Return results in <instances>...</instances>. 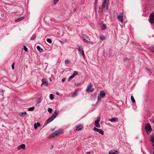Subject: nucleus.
<instances>
[{"mask_svg": "<svg viewBox=\"0 0 154 154\" xmlns=\"http://www.w3.org/2000/svg\"><path fill=\"white\" fill-rule=\"evenodd\" d=\"M87 154H90V153L89 152H88L87 153Z\"/></svg>", "mask_w": 154, "mask_h": 154, "instance_id": "obj_49", "label": "nucleus"}, {"mask_svg": "<svg viewBox=\"0 0 154 154\" xmlns=\"http://www.w3.org/2000/svg\"><path fill=\"white\" fill-rule=\"evenodd\" d=\"M106 25L105 24H103V28H102V29L103 30H104L105 29H106Z\"/></svg>", "mask_w": 154, "mask_h": 154, "instance_id": "obj_24", "label": "nucleus"}, {"mask_svg": "<svg viewBox=\"0 0 154 154\" xmlns=\"http://www.w3.org/2000/svg\"><path fill=\"white\" fill-rule=\"evenodd\" d=\"M50 98L51 100H53L54 99V96L52 94H50Z\"/></svg>", "mask_w": 154, "mask_h": 154, "instance_id": "obj_27", "label": "nucleus"}, {"mask_svg": "<svg viewBox=\"0 0 154 154\" xmlns=\"http://www.w3.org/2000/svg\"><path fill=\"white\" fill-rule=\"evenodd\" d=\"M27 113L26 112H20L19 114V115L20 116H24V115L27 114Z\"/></svg>", "mask_w": 154, "mask_h": 154, "instance_id": "obj_20", "label": "nucleus"}, {"mask_svg": "<svg viewBox=\"0 0 154 154\" xmlns=\"http://www.w3.org/2000/svg\"><path fill=\"white\" fill-rule=\"evenodd\" d=\"M83 126L81 124H79L78 126H77L76 127V130L77 131H79L80 130H81L82 128H83Z\"/></svg>", "mask_w": 154, "mask_h": 154, "instance_id": "obj_13", "label": "nucleus"}, {"mask_svg": "<svg viewBox=\"0 0 154 154\" xmlns=\"http://www.w3.org/2000/svg\"><path fill=\"white\" fill-rule=\"evenodd\" d=\"M118 17L119 21L122 23L123 21V14L122 13L121 14L118 16Z\"/></svg>", "mask_w": 154, "mask_h": 154, "instance_id": "obj_11", "label": "nucleus"}, {"mask_svg": "<svg viewBox=\"0 0 154 154\" xmlns=\"http://www.w3.org/2000/svg\"><path fill=\"white\" fill-rule=\"evenodd\" d=\"M88 44H93V42H91L89 41Z\"/></svg>", "mask_w": 154, "mask_h": 154, "instance_id": "obj_44", "label": "nucleus"}, {"mask_svg": "<svg viewBox=\"0 0 154 154\" xmlns=\"http://www.w3.org/2000/svg\"><path fill=\"white\" fill-rule=\"evenodd\" d=\"M69 60H66L65 61V63L66 64H67L69 63Z\"/></svg>", "mask_w": 154, "mask_h": 154, "instance_id": "obj_41", "label": "nucleus"}, {"mask_svg": "<svg viewBox=\"0 0 154 154\" xmlns=\"http://www.w3.org/2000/svg\"><path fill=\"white\" fill-rule=\"evenodd\" d=\"M145 130L147 134H150L151 131H152V129L150 125L147 123L145 125Z\"/></svg>", "mask_w": 154, "mask_h": 154, "instance_id": "obj_3", "label": "nucleus"}, {"mask_svg": "<svg viewBox=\"0 0 154 154\" xmlns=\"http://www.w3.org/2000/svg\"><path fill=\"white\" fill-rule=\"evenodd\" d=\"M131 100L133 103H135V101L134 99V97L133 96H131Z\"/></svg>", "mask_w": 154, "mask_h": 154, "instance_id": "obj_26", "label": "nucleus"}, {"mask_svg": "<svg viewBox=\"0 0 154 154\" xmlns=\"http://www.w3.org/2000/svg\"><path fill=\"white\" fill-rule=\"evenodd\" d=\"M78 52L80 55H82L84 58H85V55L84 53V51L82 47V46H80L79 47Z\"/></svg>", "mask_w": 154, "mask_h": 154, "instance_id": "obj_6", "label": "nucleus"}, {"mask_svg": "<svg viewBox=\"0 0 154 154\" xmlns=\"http://www.w3.org/2000/svg\"><path fill=\"white\" fill-rule=\"evenodd\" d=\"M38 102H37V103H41V101H42V100H41V98H39L38 99Z\"/></svg>", "mask_w": 154, "mask_h": 154, "instance_id": "obj_35", "label": "nucleus"}, {"mask_svg": "<svg viewBox=\"0 0 154 154\" xmlns=\"http://www.w3.org/2000/svg\"><path fill=\"white\" fill-rule=\"evenodd\" d=\"M34 109L35 107L34 106H32V107L29 108V109H28V111H32Z\"/></svg>", "mask_w": 154, "mask_h": 154, "instance_id": "obj_23", "label": "nucleus"}, {"mask_svg": "<svg viewBox=\"0 0 154 154\" xmlns=\"http://www.w3.org/2000/svg\"><path fill=\"white\" fill-rule=\"evenodd\" d=\"M150 140L153 143V145L154 146V135L151 136Z\"/></svg>", "mask_w": 154, "mask_h": 154, "instance_id": "obj_19", "label": "nucleus"}, {"mask_svg": "<svg viewBox=\"0 0 154 154\" xmlns=\"http://www.w3.org/2000/svg\"><path fill=\"white\" fill-rule=\"evenodd\" d=\"M21 149H25V145L24 144H22L18 146L17 149L18 150H20Z\"/></svg>", "mask_w": 154, "mask_h": 154, "instance_id": "obj_12", "label": "nucleus"}, {"mask_svg": "<svg viewBox=\"0 0 154 154\" xmlns=\"http://www.w3.org/2000/svg\"><path fill=\"white\" fill-rule=\"evenodd\" d=\"M15 64V63H13L12 65H11V67H12V69H14V64Z\"/></svg>", "mask_w": 154, "mask_h": 154, "instance_id": "obj_39", "label": "nucleus"}, {"mask_svg": "<svg viewBox=\"0 0 154 154\" xmlns=\"http://www.w3.org/2000/svg\"><path fill=\"white\" fill-rule=\"evenodd\" d=\"M149 50L151 52H154V47L152 46L150 47Z\"/></svg>", "mask_w": 154, "mask_h": 154, "instance_id": "obj_21", "label": "nucleus"}, {"mask_svg": "<svg viewBox=\"0 0 154 154\" xmlns=\"http://www.w3.org/2000/svg\"><path fill=\"white\" fill-rule=\"evenodd\" d=\"M102 8L106 12L108 11V5L106 3V2L104 1L102 6Z\"/></svg>", "mask_w": 154, "mask_h": 154, "instance_id": "obj_7", "label": "nucleus"}, {"mask_svg": "<svg viewBox=\"0 0 154 154\" xmlns=\"http://www.w3.org/2000/svg\"><path fill=\"white\" fill-rule=\"evenodd\" d=\"M153 153V154H154V150Z\"/></svg>", "mask_w": 154, "mask_h": 154, "instance_id": "obj_52", "label": "nucleus"}, {"mask_svg": "<svg viewBox=\"0 0 154 154\" xmlns=\"http://www.w3.org/2000/svg\"><path fill=\"white\" fill-rule=\"evenodd\" d=\"M37 49L40 52H42L43 51V49L41 48L40 46L38 45L37 46Z\"/></svg>", "mask_w": 154, "mask_h": 154, "instance_id": "obj_17", "label": "nucleus"}, {"mask_svg": "<svg viewBox=\"0 0 154 154\" xmlns=\"http://www.w3.org/2000/svg\"><path fill=\"white\" fill-rule=\"evenodd\" d=\"M149 22L152 24H153L154 23V13L152 12L151 13L149 16Z\"/></svg>", "mask_w": 154, "mask_h": 154, "instance_id": "obj_5", "label": "nucleus"}, {"mask_svg": "<svg viewBox=\"0 0 154 154\" xmlns=\"http://www.w3.org/2000/svg\"><path fill=\"white\" fill-rule=\"evenodd\" d=\"M57 94V95H59V94L58 93V92H57V94Z\"/></svg>", "mask_w": 154, "mask_h": 154, "instance_id": "obj_48", "label": "nucleus"}, {"mask_svg": "<svg viewBox=\"0 0 154 154\" xmlns=\"http://www.w3.org/2000/svg\"><path fill=\"white\" fill-rule=\"evenodd\" d=\"M78 94L76 93H74L72 95V97H75Z\"/></svg>", "mask_w": 154, "mask_h": 154, "instance_id": "obj_37", "label": "nucleus"}, {"mask_svg": "<svg viewBox=\"0 0 154 154\" xmlns=\"http://www.w3.org/2000/svg\"><path fill=\"white\" fill-rule=\"evenodd\" d=\"M108 0H104V2H106Z\"/></svg>", "mask_w": 154, "mask_h": 154, "instance_id": "obj_47", "label": "nucleus"}, {"mask_svg": "<svg viewBox=\"0 0 154 154\" xmlns=\"http://www.w3.org/2000/svg\"><path fill=\"white\" fill-rule=\"evenodd\" d=\"M100 120V117H98L97 119L95 121L94 123H99Z\"/></svg>", "mask_w": 154, "mask_h": 154, "instance_id": "obj_22", "label": "nucleus"}, {"mask_svg": "<svg viewBox=\"0 0 154 154\" xmlns=\"http://www.w3.org/2000/svg\"><path fill=\"white\" fill-rule=\"evenodd\" d=\"M24 51H26V52H27L28 51V49H27V48L24 45Z\"/></svg>", "mask_w": 154, "mask_h": 154, "instance_id": "obj_36", "label": "nucleus"}, {"mask_svg": "<svg viewBox=\"0 0 154 154\" xmlns=\"http://www.w3.org/2000/svg\"><path fill=\"white\" fill-rule=\"evenodd\" d=\"M140 142L141 143V142H142V141H140Z\"/></svg>", "mask_w": 154, "mask_h": 154, "instance_id": "obj_51", "label": "nucleus"}, {"mask_svg": "<svg viewBox=\"0 0 154 154\" xmlns=\"http://www.w3.org/2000/svg\"><path fill=\"white\" fill-rule=\"evenodd\" d=\"M95 126L98 128H100V125L99 123H94Z\"/></svg>", "mask_w": 154, "mask_h": 154, "instance_id": "obj_28", "label": "nucleus"}, {"mask_svg": "<svg viewBox=\"0 0 154 154\" xmlns=\"http://www.w3.org/2000/svg\"><path fill=\"white\" fill-rule=\"evenodd\" d=\"M48 111L49 113H52V109L51 108H48Z\"/></svg>", "mask_w": 154, "mask_h": 154, "instance_id": "obj_31", "label": "nucleus"}, {"mask_svg": "<svg viewBox=\"0 0 154 154\" xmlns=\"http://www.w3.org/2000/svg\"><path fill=\"white\" fill-rule=\"evenodd\" d=\"M93 130L95 131L98 132L99 133L102 135L104 134V131L102 129H98L95 127H94L93 128Z\"/></svg>", "mask_w": 154, "mask_h": 154, "instance_id": "obj_8", "label": "nucleus"}, {"mask_svg": "<svg viewBox=\"0 0 154 154\" xmlns=\"http://www.w3.org/2000/svg\"><path fill=\"white\" fill-rule=\"evenodd\" d=\"M58 113V110H56L53 115L46 121L47 124H48L52 121L57 116Z\"/></svg>", "mask_w": 154, "mask_h": 154, "instance_id": "obj_1", "label": "nucleus"}, {"mask_svg": "<svg viewBox=\"0 0 154 154\" xmlns=\"http://www.w3.org/2000/svg\"><path fill=\"white\" fill-rule=\"evenodd\" d=\"M42 81L43 83L41 85V86L42 87V85H45L47 86H48V82L46 81V79L44 78H43L42 79Z\"/></svg>", "mask_w": 154, "mask_h": 154, "instance_id": "obj_10", "label": "nucleus"}, {"mask_svg": "<svg viewBox=\"0 0 154 154\" xmlns=\"http://www.w3.org/2000/svg\"><path fill=\"white\" fill-rule=\"evenodd\" d=\"M105 95V93L103 91H101L100 92V94L98 95L97 97L98 100H100Z\"/></svg>", "mask_w": 154, "mask_h": 154, "instance_id": "obj_4", "label": "nucleus"}, {"mask_svg": "<svg viewBox=\"0 0 154 154\" xmlns=\"http://www.w3.org/2000/svg\"><path fill=\"white\" fill-rule=\"evenodd\" d=\"M59 0H54L53 3L54 5L56 4L58 2Z\"/></svg>", "mask_w": 154, "mask_h": 154, "instance_id": "obj_29", "label": "nucleus"}, {"mask_svg": "<svg viewBox=\"0 0 154 154\" xmlns=\"http://www.w3.org/2000/svg\"><path fill=\"white\" fill-rule=\"evenodd\" d=\"M35 35L34 36H32V37H31V40H34L35 38Z\"/></svg>", "mask_w": 154, "mask_h": 154, "instance_id": "obj_38", "label": "nucleus"}, {"mask_svg": "<svg viewBox=\"0 0 154 154\" xmlns=\"http://www.w3.org/2000/svg\"><path fill=\"white\" fill-rule=\"evenodd\" d=\"M83 41L86 42L87 43H89V41H88V40H87L85 38H84L83 39Z\"/></svg>", "mask_w": 154, "mask_h": 154, "instance_id": "obj_40", "label": "nucleus"}, {"mask_svg": "<svg viewBox=\"0 0 154 154\" xmlns=\"http://www.w3.org/2000/svg\"><path fill=\"white\" fill-rule=\"evenodd\" d=\"M153 123H154V121H153Z\"/></svg>", "mask_w": 154, "mask_h": 154, "instance_id": "obj_50", "label": "nucleus"}, {"mask_svg": "<svg viewBox=\"0 0 154 154\" xmlns=\"http://www.w3.org/2000/svg\"><path fill=\"white\" fill-rule=\"evenodd\" d=\"M147 69L150 72H152V71L151 69Z\"/></svg>", "mask_w": 154, "mask_h": 154, "instance_id": "obj_42", "label": "nucleus"}, {"mask_svg": "<svg viewBox=\"0 0 154 154\" xmlns=\"http://www.w3.org/2000/svg\"><path fill=\"white\" fill-rule=\"evenodd\" d=\"M129 61V59L127 57H125L123 59V61L124 62H126Z\"/></svg>", "mask_w": 154, "mask_h": 154, "instance_id": "obj_25", "label": "nucleus"}, {"mask_svg": "<svg viewBox=\"0 0 154 154\" xmlns=\"http://www.w3.org/2000/svg\"><path fill=\"white\" fill-rule=\"evenodd\" d=\"M100 38L101 39L103 40L105 39V37L104 36L102 35L100 36Z\"/></svg>", "mask_w": 154, "mask_h": 154, "instance_id": "obj_33", "label": "nucleus"}, {"mask_svg": "<svg viewBox=\"0 0 154 154\" xmlns=\"http://www.w3.org/2000/svg\"><path fill=\"white\" fill-rule=\"evenodd\" d=\"M79 85V84L78 83H75V85L76 86H78Z\"/></svg>", "mask_w": 154, "mask_h": 154, "instance_id": "obj_45", "label": "nucleus"}, {"mask_svg": "<svg viewBox=\"0 0 154 154\" xmlns=\"http://www.w3.org/2000/svg\"><path fill=\"white\" fill-rule=\"evenodd\" d=\"M24 18V17H22L19 18H17L15 20V21L17 22H20L21 20H22Z\"/></svg>", "mask_w": 154, "mask_h": 154, "instance_id": "obj_16", "label": "nucleus"}, {"mask_svg": "<svg viewBox=\"0 0 154 154\" xmlns=\"http://www.w3.org/2000/svg\"><path fill=\"white\" fill-rule=\"evenodd\" d=\"M40 126V124L39 123H37L36 124H35L34 125V127L35 129H36L38 127H39Z\"/></svg>", "mask_w": 154, "mask_h": 154, "instance_id": "obj_18", "label": "nucleus"}, {"mask_svg": "<svg viewBox=\"0 0 154 154\" xmlns=\"http://www.w3.org/2000/svg\"><path fill=\"white\" fill-rule=\"evenodd\" d=\"M91 86L92 85L91 84L88 85V86H87L86 90L88 92H91L94 91V88H92Z\"/></svg>", "mask_w": 154, "mask_h": 154, "instance_id": "obj_9", "label": "nucleus"}, {"mask_svg": "<svg viewBox=\"0 0 154 154\" xmlns=\"http://www.w3.org/2000/svg\"><path fill=\"white\" fill-rule=\"evenodd\" d=\"M63 131V130L62 129H59L53 133V134H51L49 135L51 137H54L55 136V135H60L61 134Z\"/></svg>", "mask_w": 154, "mask_h": 154, "instance_id": "obj_2", "label": "nucleus"}, {"mask_svg": "<svg viewBox=\"0 0 154 154\" xmlns=\"http://www.w3.org/2000/svg\"><path fill=\"white\" fill-rule=\"evenodd\" d=\"M53 148H54V146H52L50 148V149H52Z\"/></svg>", "mask_w": 154, "mask_h": 154, "instance_id": "obj_46", "label": "nucleus"}, {"mask_svg": "<svg viewBox=\"0 0 154 154\" xmlns=\"http://www.w3.org/2000/svg\"><path fill=\"white\" fill-rule=\"evenodd\" d=\"M47 42L49 43H52V41L51 40L50 38H47Z\"/></svg>", "mask_w": 154, "mask_h": 154, "instance_id": "obj_32", "label": "nucleus"}, {"mask_svg": "<svg viewBox=\"0 0 154 154\" xmlns=\"http://www.w3.org/2000/svg\"><path fill=\"white\" fill-rule=\"evenodd\" d=\"M65 80H66L65 78L63 79H62V81L63 82H64L65 81Z\"/></svg>", "mask_w": 154, "mask_h": 154, "instance_id": "obj_43", "label": "nucleus"}, {"mask_svg": "<svg viewBox=\"0 0 154 154\" xmlns=\"http://www.w3.org/2000/svg\"><path fill=\"white\" fill-rule=\"evenodd\" d=\"M78 74L77 72L76 71H74L73 74L72 75L74 77L75 75H77Z\"/></svg>", "mask_w": 154, "mask_h": 154, "instance_id": "obj_30", "label": "nucleus"}, {"mask_svg": "<svg viewBox=\"0 0 154 154\" xmlns=\"http://www.w3.org/2000/svg\"><path fill=\"white\" fill-rule=\"evenodd\" d=\"M109 121L111 122H116L118 121V119L117 118L114 117L113 118L109 119Z\"/></svg>", "mask_w": 154, "mask_h": 154, "instance_id": "obj_14", "label": "nucleus"}, {"mask_svg": "<svg viewBox=\"0 0 154 154\" xmlns=\"http://www.w3.org/2000/svg\"><path fill=\"white\" fill-rule=\"evenodd\" d=\"M119 152L115 150H112L110 151L109 153V154H118Z\"/></svg>", "mask_w": 154, "mask_h": 154, "instance_id": "obj_15", "label": "nucleus"}, {"mask_svg": "<svg viewBox=\"0 0 154 154\" xmlns=\"http://www.w3.org/2000/svg\"><path fill=\"white\" fill-rule=\"evenodd\" d=\"M73 78H74V76H73L72 75L70 76L68 79V81H69L70 80H72Z\"/></svg>", "mask_w": 154, "mask_h": 154, "instance_id": "obj_34", "label": "nucleus"}]
</instances>
